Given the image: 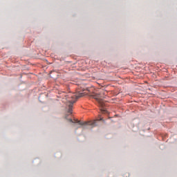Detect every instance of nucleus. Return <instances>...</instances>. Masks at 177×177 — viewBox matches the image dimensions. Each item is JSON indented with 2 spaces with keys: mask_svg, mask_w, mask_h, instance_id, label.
Returning <instances> with one entry per match:
<instances>
[{
  "mask_svg": "<svg viewBox=\"0 0 177 177\" xmlns=\"http://www.w3.org/2000/svg\"><path fill=\"white\" fill-rule=\"evenodd\" d=\"M94 99L97 100L101 113H102V114H106L108 118H110V116H109L110 115V112L107 111V102L102 99V97L99 94L94 95Z\"/></svg>",
  "mask_w": 177,
  "mask_h": 177,
  "instance_id": "f257e3e1",
  "label": "nucleus"
},
{
  "mask_svg": "<svg viewBox=\"0 0 177 177\" xmlns=\"http://www.w3.org/2000/svg\"><path fill=\"white\" fill-rule=\"evenodd\" d=\"M84 96H85V93H78L77 94H74L73 96H71L72 100H68V113L73 114V104L77 102V99H80V97H84Z\"/></svg>",
  "mask_w": 177,
  "mask_h": 177,
  "instance_id": "f03ea898",
  "label": "nucleus"
},
{
  "mask_svg": "<svg viewBox=\"0 0 177 177\" xmlns=\"http://www.w3.org/2000/svg\"><path fill=\"white\" fill-rule=\"evenodd\" d=\"M99 121H104L102 115H99L97 120L89 122H81V120H78V119H75L73 123L79 124V125H90L91 127H97Z\"/></svg>",
  "mask_w": 177,
  "mask_h": 177,
  "instance_id": "7ed1b4c3",
  "label": "nucleus"
},
{
  "mask_svg": "<svg viewBox=\"0 0 177 177\" xmlns=\"http://www.w3.org/2000/svg\"><path fill=\"white\" fill-rule=\"evenodd\" d=\"M69 122H74V121H73V119H68Z\"/></svg>",
  "mask_w": 177,
  "mask_h": 177,
  "instance_id": "20e7f679",
  "label": "nucleus"
}]
</instances>
